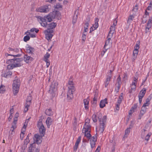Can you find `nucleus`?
<instances>
[{"label":"nucleus","instance_id":"nucleus-64","mask_svg":"<svg viewBox=\"0 0 152 152\" xmlns=\"http://www.w3.org/2000/svg\"><path fill=\"white\" fill-rule=\"evenodd\" d=\"M117 21L116 20H115L113 21V25L112 26H114L115 27V26H116V25L117 24Z\"/></svg>","mask_w":152,"mask_h":152},{"label":"nucleus","instance_id":"nucleus-20","mask_svg":"<svg viewBox=\"0 0 152 152\" xmlns=\"http://www.w3.org/2000/svg\"><path fill=\"white\" fill-rule=\"evenodd\" d=\"M111 78V75L110 76H106V78L104 83L105 88L107 87Z\"/></svg>","mask_w":152,"mask_h":152},{"label":"nucleus","instance_id":"nucleus-25","mask_svg":"<svg viewBox=\"0 0 152 152\" xmlns=\"http://www.w3.org/2000/svg\"><path fill=\"white\" fill-rule=\"evenodd\" d=\"M146 108L143 109V108H142L141 110L140 111V113L138 115V119H140L143 116L144 114L146 112Z\"/></svg>","mask_w":152,"mask_h":152},{"label":"nucleus","instance_id":"nucleus-41","mask_svg":"<svg viewBox=\"0 0 152 152\" xmlns=\"http://www.w3.org/2000/svg\"><path fill=\"white\" fill-rule=\"evenodd\" d=\"M138 9V5L137 4H136L133 7L132 11L136 12L137 11Z\"/></svg>","mask_w":152,"mask_h":152},{"label":"nucleus","instance_id":"nucleus-60","mask_svg":"<svg viewBox=\"0 0 152 152\" xmlns=\"http://www.w3.org/2000/svg\"><path fill=\"white\" fill-rule=\"evenodd\" d=\"M33 147V144H31L29 148V150H28V151L32 152Z\"/></svg>","mask_w":152,"mask_h":152},{"label":"nucleus","instance_id":"nucleus-57","mask_svg":"<svg viewBox=\"0 0 152 152\" xmlns=\"http://www.w3.org/2000/svg\"><path fill=\"white\" fill-rule=\"evenodd\" d=\"M97 98H98V96L97 95H96V94H95L94 95V97L93 99V101H97Z\"/></svg>","mask_w":152,"mask_h":152},{"label":"nucleus","instance_id":"nucleus-4","mask_svg":"<svg viewBox=\"0 0 152 152\" xmlns=\"http://www.w3.org/2000/svg\"><path fill=\"white\" fill-rule=\"evenodd\" d=\"M20 85V80L17 77H16L12 84L13 92L14 96L16 95L18 92Z\"/></svg>","mask_w":152,"mask_h":152},{"label":"nucleus","instance_id":"nucleus-19","mask_svg":"<svg viewBox=\"0 0 152 152\" xmlns=\"http://www.w3.org/2000/svg\"><path fill=\"white\" fill-rule=\"evenodd\" d=\"M33 58L27 55H25L24 56V61L26 63H30L33 61Z\"/></svg>","mask_w":152,"mask_h":152},{"label":"nucleus","instance_id":"nucleus-12","mask_svg":"<svg viewBox=\"0 0 152 152\" xmlns=\"http://www.w3.org/2000/svg\"><path fill=\"white\" fill-rule=\"evenodd\" d=\"M121 78L120 75H118V77L116 79V83L115 84L116 87L115 88V91L117 92L119 91L121 87Z\"/></svg>","mask_w":152,"mask_h":152},{"label":"nucleus","instance_id":"nucleus-7","mask_svg":"<svg viewBox=\"0 0 152 152\" xmlns=\"http://www.w3.org/2000/svg\"><path fill=\"white\" fill-rule=\"evenodd\" d=\"M23 60L22 58H14L9 60L8 62H10L11 64H13L14 67H17L21 66V62Z\"/></svg>","mask_w":152,"mask_h":152},{"label":"nucleus","instance_id":"nucleus-56","mask_svg":"<svg viewBox=\"0 0 152 152\" xmlns=\"http://www.w3.org/2000/svg\"><path fill=\"white\" fill-rule=\"evenodd\" d=\"M90 121V119L88 118H87L85 120V124H89Z\"/></svg>","mask_w":152,"mask_h":152},{"label":"nucleus","instance_id":"nucleus-11","mask_svg":"<svg viewBox=\"0 0 152 152\" xmlns=\"http://www.w3.org/2000/svg\"><path fill=\"white\" fill-rule=\"evenodd\" d=\"M32 99V98L31 96H28L26 99V102L25 105V108L24 109V111L25 112L28 111V108L31 103Z\"/></svg>","mask_w":152,"mask_h":152},{"label":"nucleus","instance_id":"nucleus-55","mask_svg":"<svg viewBox=\"0 0 152 152\" xmlns=\"http://www.w3.org/2000/svg\"><path fill=\"white\" fill-rule=\"evenodd\" d=\"M7 55L8 56H13L14 57V58H15V57H20L21 56V55L20 54H17L16 55H12L11 54H8Z\"/></svg>","mask_w":152,"mask_h":152},{"label":"nucleus","instance_id":"nucleus-54","mask_svg":"<svg viewBox=\"0 0 152 152\" xmlns=\"http://www.w3.org/2000/svg\"><path fill=\"white\" fill-rule=\"evenodd\" d=\"M120 105V104L117 103H116L115 106V108L116 110H119Z\"/></svg>","mask_w":152,"mask_h":152},{"label":"nucleus","instance_id":"nucleus-8","mask_svg":"<svg viewBox=\"0 0 152 152\" xmlns=\"http://www.w3.org/2000/svg\"><path fill=\"white\" fill-rule=\"evenodd\" d=\"M140 42H137L135 46L134 47V49L133 51V56L132 58V61H134L137 58L139 52V49L140 48Z\"/></svg>","mask_w":152,"mask_h":152},{"label":"nucleus","instance_id":"nucleus-24","mask_svg":"<svg viewBox=\"0 0 152 152\" xmlns=\"http://www.w3.org/2000/svg\"><path fill=\"white\" fill-rule=\"evenodd\" d=\"M146 89L145 88H143L140 91L138 95V96L143 98L145 95L146 92Z\"/></svg>","mask_w":152,"mask_h":152},{"label":"nucleus","instance_id":"nucleus-43","mask_svg":"<svg viewBox=\"0 0 152 152\" xmlns=\"http://www.w3.org/2000/svg\"><path fill=\"white\" fill-rule=\"evenodd\" d=\"M50 56V54L48 52H47L46 54H45L44 56L43 59H48Z\"/></svg>","mask_w":152,"mask_h":152},{"label":"nucleus","instance_id":"nucleus-62","mask_svg":"<svg viewBox=\"0 0 152 152\" xmlns=\"http://www.w3.org/2000/svg\"><path fill=\"white\" fill-rule=\"evenodd\" d=\"M20 50L21 51V50L20 48H15L14 50V52H16V53H18Z\"/></svg>","mask_w":152,"mask_h":152},{"label":"nucleus","instance_id":"nucleus-45","mask_svg":"<svg viewBox=\"0 0 152 152\" xmlns=\"http://www.w3.org/2000/svg\"><path fill=\"white\" fill-rule=\"evenodd\" d=\"M150 104V103L149 102H146L144 104H143V105L142 106V108H143V109H145V108H146L145 107L146 106H148Z\"/></svg>","mask_w":152,"mask_h":152},{"label":"nucleus","instance_id":"nucleus-26","mask_svg":"<svg viewBox=\"0 0 152 152\" xmlns=\"http://www.w3.org/2000/svg\"><path fill=\"white\" fill-rule=\"evenodd\" d=\"M52 120L51 118L50 117H48L46 121V123L48 128H50V126L52 124Z\"/></svg>","mask_w":152,"mask_h":152},{"label":"nucleus","instance_id":"nucleus-13","mask_svg":"<svg viewBox=\"0 0 152 152\" xmlns=\"http://www.w3.org/2000/svg\"><path fill=\"white\" fill-rule=\"evenodd\" d=\"M53 31H51L50 29H48L44 31V33L45 35L46 38L48 40L50 39L52 37L53 35L51 34L53 32Z\"/></svg>","mask_w":152,"mask_h":152},{"label":"nucleus","instance_id":"nucleus-52","mask_svg":"<svg viewBox=\"0 0 152 152\" xmlns=\"http://www.w3.org/2000/svg\"><path fill=\"white\" fill-rule=\"evenodd\" d=\"M24 133L23 132H21V133L20 134V138L21 140H22L24 136Z\"/></svg>","mask_w":152,"mask_h":152},{"label":"nucleus","instance_id":"nucleus-53","mask_svg":"<svg viewBox=\"0 0 152 152\" xmlns=\"http://www.w3.org/2000/svg\"><path fill=\"white\" fill-rule=\"evenodd\" d=\"M84 104H89V101L86 99H84L83 100Z\"/></svg>","mask_w":152,"mask_h":152},{"label":"nucleus","instance_id":"nucleus-6","mask_svg":"<svg viewBox=\"0 0 152 152\" xmlns=\"http://www.w3.org/2000/svg\"><path fill=\"white\" fill-rule=\"evenodd\" d=\"M42 119H39L38 122L37 126L39 129V133L42 137H43L45 134L46 129L43 125Z\"/></svg>","mask_w":152,"mask_h":152},{"label":"nucleus","instance_id":"nucleus-42","mask_svg":"<svg viewBox=\"0 0 152 152\" xmlns=\"http://www.w3.org/2000/svg\"><path fill=\"white\" fill-rule=\"evenodd\" d=\"M107 38V39L106 41L105 45L104 46V47L105 48V47H106V46L107 45L109 44L110 43V41L111 40L110 39L108 38Z\"/></svg>","mask_w":152,"mask_h":152},{"label":"nucleus","instance_id":"nucleus-2","mask_svg":"<svg viewBox=\"0 0 152 152\" xmlns=\"http://www.w3.org/2000/svg\"><path fill=\"white\" fill-rule=\"evenodd\" d=\"M102 116V114L99 113L98 119L99 122V131H100L101 133L102 134L106 126V123L107 120V117L106 115H104L101 119Z\"/></svg>","mask_w":152,"mask_h":152},{"label":"nucleus","instance_id":"nucleus-27","mask_svg":"<svg viewBox=\"0 0 152 152\" xmlns=\"http://www.w3.org/2000/svg\"><path fill=\"white\" fill-rule=\"evenodd\" d=\"M99 19L98 18H96L94 19L95 23L93 25V27L94 28V29H96L99 26L98 22L99 21Z\"/></svg>","mask_w":152,"mask_h":152},{"label":"nucleus","instance_id":"nucleus-10","mask_svg":"<svg viewBox=\"0 0 152 152\" xmlns=\"http://www.w3.org/2000/svg\"><path fill=\"white\" fill-rule=\"evenodd\" d=\"M41 17L40 16H36L38 21L39 22L41 25L43 27H46L47 25V22L46 21L47 19L46 18Z\"/></svg>","mask_w":152,"mask_h":152},{"label":"nucleus","instance_id":"nucleus-58","mask_svg":"<svg viewBox=\"0 0 152 152\" xmlns=\"http://www.w3.org/2000/svg\"><path fill=\"white\" fill-rule=\"evenodd\" d=\"M74 120V121L73 123V125H74V126H75L77 125V119L76 117H75Z\"/></svg>","mask_w":152,"mask_h":152},{"label":"nucleus","instance_id":"nucleus-35","mask_svg":"<svg viewBox=\"0 0 152 152\" xmlns=\"http://www.w3.org/2000/svg\"><path fill=\"white\" fill-rule=\"evenodd\" d=\"M92 119L94 122L95 123L97 122V116L95 113H94L92 115Z\"/></svg>","mask_w":152,"mask_h":152},{"label":"nucleus","instance_id":"nucleus-28","mask_svg":"<svg viewBox=\"0 0 152 152\" xmlns=\"http://www.w3.org/2000/svg\"><path fill=\"white\" fill-rule=\"evenodd\" d=\"M134 17L133 15H130L128 18V20H127V23L130 24V23L132 22L133 19L134 18Z\"/></svg>","mask_w":152,"mask_h":152},{"label":"nucleus","instance_id":"nucleus-17","mask_svg":"<svg viewBox=\"0 0 152 152\" xmlns=\"http://www.w3.org/2000/svg\"><path fill=\"white\" fill-rule=\"evenodd\" d=\"M152 19H149L145 26V32L147 33L149 31V30L152 26Z\"/></svg>","mask_w":152,"mask_h":152},{"label":"nucleus","instance_id":"nucleus-16","mask_svg":"<svg viewBox=\"0 0 152 152\" xmlns=\"http://www.w3.org/2000/svg\"><path fill=\"white\" fill-rule=\"evenodd\" d=\"M97 140V137L96 136H94L91 138L90 140V143L92 148L95 147L96 144V142Z\"/></svg>","mask_w":152,"mask_h":152},{"label":"nucleus","instance_id":"nucleus-48","mask_svg":"<svg viewBox=\"0 0 152 152\" xmlns=\"http://www.w3.org/2000/svg\"><path fill=\"white\" fill-rule=\"evenodd\" d=\"M111 32H113L115 31V27L111 26L110 28V31Z\"/></svg>","mask_w":152,"mask_h":152},{"label":"nucleus","instance_id":"nucleus-49","mask_svg":"<svg viewBox=\"0 0 152 152\" xmlns=\"http://www.w3.org/2000/svg\"><path fill=\"white\" fill-rule=\"evenodd\" d=\"M146 131V130L145 129H143L142 130V132L141 133V138L142 139H143L144 137V136L145 134V133Z\"/></svg>","mask_w":152,"mask_h":152},{"label":"nucleus","instance_id":"nucleus-51","mask_svg":"<svg viewBox=\"0 0 152 152\" xmlns=\"http://www.w3.org/2000/svg\"><path fill=\"white\" fill-rule=\"evenodd\" d=\"M62 5H61L60 3H57L56 4L55 8L57 9L62 8Z\"/></svg>","mask_w":152,"mask_h":152},{"label":"nucleus","instance_id":"nucleus-18","mask_svg":"<svg viewBox=\"0 0 152 152\" xmlns=\"http://www.w3.org/2000/svg\"><path fill=\"white\" fill-rule=\"evenodd\" d=\"M12 75V72L10 70H6L2 74V77L6 78H8L10 77Z\"/></svg>","mask_w":152,"mask_h":152},{"label":"nucleus","instance_id":"nucleus-47","mask_svg":"<svg viewBox=\"0 0 152 152\" xmlns=\"http://www.w3.org/2000/svg\"><path fill=\"white\" fill-rule=\"evenodd\" d=\"M86 39V35L84 33L82 34V40L83 42H84Z\"/></svg>","mask_w":152,"mask_h":152},{"label":"nucleus","instance_id":"nucleus-1","mask_svg":"<svg viewBox=\"0 0 152 152\" xmlns=\"http://www.w3.org/2000/svg\"><path fill=\"white\" fill-rule=\"evenodd\" d=\"M68 88L67 94V99L68 102H70L73 98V93L75 88L73 81L69 80L66 84Z\"/></svg>","mask_w":152,"mask_h":152},{"label":"nucleus","instance_id":"nucleus-15","mask_svg":"<svg viewBox=\"0 0 152 152\" xmlns=\"http://www.w3.org/2000/svg\"><path fill=\"white\" fill-rule=\"evenodd\" d=\"M42 137L39 134H35L34 137V142L38 144H40L42 142Z\"/></svg>","mask_w":152,"mask_h":152},{"label":"nucleus","instance_id":"nucleus-29","mask_svg":"<svg viewBox=\"0 0 152 152\" xmlns=\"http://www.w3.org/2000/svg\"><path fill=\"white\" fill-rule=\"evenodd\" d=\"M90 132V130L86 132H82L83 133H84L85 134V136L87 137L88 139H90L91 138V137Z\"/></svg>","mask_w":152,"mask_h":152},{"label":"nucleus","instance_id":"nucleus-38","mask_svg":"<svg viewBox=\"0 0 152 152\" xmlns=\"http://www.w3.org/2000/svg\"><path fill=\"white\" fill-rule=\"evenodd\" d=\"M151 135V132H149L148 134L146 135L145 138V140H146L148 142L149 139V138Z\"/></svg>","mask_w":152,"mask_h":152},{"label":"nucleus","instance_id":"nucleus-30","mask_svg":"<svg viewBox=\"0 0 152 152\" xmlns=\"http://www.w3.org/2000/svg\"><path fill=\"white\" fill-rule=\"evenodd\" d=\"M56 26V23L53 22L48 24V26L50 27V28L51 31H52V29H53L55 28Z\"/></svg>","mask_w":152,"mask_h":152},{"label":"nucleus","instance_id":"nucleus-14","mask_svg":"<svg viewBox=\"0 0 152 152\" xmlns=\"http://www.w3.org/2000/svg\"><path fill=\"white\" fill-rule=\"evenodd\" d=\"M25 52L31 55V56H33L34 55V48L28 44H27L26 46V51Z\"/></svg>","mask_w":152,"mask_h":152},{"label":"nucleus","instance_id":"nucleus-39","mask_svg":"<svg viewBox=\"0 0 152 152\" xmlns=\"http://www.w3.org/2000/svg\"><path fill=\"white\" fill-rule=\"evenodd\" d=\"M114 33V32H112L110 31H109L108 36H107V38H108L111 39V38L113 37V34Z\"/></svg>","mask_w":152,"mask_h":152},{"label":"nucleus","instance_id":"nucleus-21","mask_svg":"<svg viewBox=\"0 0 152 152\" xmlns=\"http://www.w3.org/2000/svg\"><path fill=\"white\" fill-rule=\"evenodd\" d=\"M107 98H105L104 99L100 101L99 104L100 107L101 108H103L105 106V104H107Z\"/></svg>","mask_w":152,"mask_h":152},{"label":"nucleus","instance_id":"nucleus-50","mask_svg":"<svg viewBox=\"0 0 152 152\" xmlns=\"http://www.w3.org/2000/svg\"><path fill=\"white\" fill-rule=\"evenodd\" d=\"M152 97V95L151 94L148 96V98L146 100V102H149L150 100H151V98Z\"/></svg>","mask_w":152,"mask_h":152},{"label":"nucleus","instance_id":"nucleus-9","mask_svg":"<svg viewBox=\"0 0 152 152\" xmlns=\"http://www.w3.org/2000/svg\"><path fill=\"white\" fill-rule=\"evenodd\" d=\"M51 8V6L50 5H46L39 7L36 10L38 12L47 13L50 11Z\"/></svg>","mask_w":152,"mask_h":152},{"label":"nucleus","instance_id":"nucleus-40","mask_svg":"<svg viewBox=\"0 0 152 152\" xmlns=\"http://www.w3.org/2000/svg\"><path fill=\"white\" fill-rule=\"evenodd\" d=\"M136 88V87L135 86L132 87L131 89L129 90L128 91L129 93L130 94L133 93V92L135 91Z\"/></svg>","mask_w":152,"mask_h":152},{"label":"nucleus","instance_id":"nucleus-63","mask_svg":"<svg viewBox=\"0 0 152 152\" xmlns=\"http://www.w3.org/2000/svg\"><path fill=\"white\" fill-rule=\"evenodd\" d=\"M91 103L92 105H93L94 106H95L97 103V101H92L91 102Z\"/></svg>","mask_w":152,"mask_h":152},{"label":"nucleus","instance_id":"nucleus-31","mask_svg":"<svg viewBox=\"0 0 152 152\" xmlns=\"http://www.w3.org/2000/svg\"><path fill=\"white\" fill-rule=\"evenodd\" d=\"M45 113L46 115L48 116H51L53 115L52 110L50 109H46Z\"/></svg>","mask_w":152,"mask_h":152},{"label":"nucleus","instance_id":"nucleus-23","mask_svg":"<svg viewBox=\"0 0 152 152\" xmlns=\"http://www.w3.org/2000/svg\"><path fill=\"white\" fill-rule=\"evenodd\" d=\"M137 107V104H134L133 106H132L129 112V114L131 115L134 112Z\"/></svg>","mask_w":152,"mask_h":152},{"label":"nucleus","instance_id":"nucleus-46","mask_svg":"<svg viewBox=\"0 0 152 152\" xmlns=\"http://www.w3.org/2000/svg\"><path fill=\"white\" fill-rule=\"evenodd\" d=\"M30 31L31 32L35 31L36 33H37L39 32V30L37 28H33L30 29Z\"/></svg>","mask_w":152,"mask_h":152},{"label":"nucleus","instance_id":"nucleus-36","mask_svg":"<svg viewBox=\"0 0 152 152\" xmlns=\"http://www.w3.org/2000/svg\"><path fill=\"white\" fill-rule=\"evenodd\" d=\"M5 86L2 85L0 86V93H3L5 91Z\"/></svg>","mask_w":152,"mask_h":152},{"label":"nucleus","instance_id":"nucleus-3","mask_svg":"<svg viewBox=\"0 0 152 152\" xmlns=\"http://www.w3.org/2000/svg\"><path fill=\"white\" fill-rule=\"evenodd\" d=\"M61 14L59 11H54L49 13L45 18H46L48 22L52 21L53 19L57 18L59 20V18L60 17Z\"/></svg>","mask_w":152,"mask_h":152},{"label":"nucleus","instance_id":"nucleus-33","mask_svg":"<svg viewBox=\"0 0 152 152\" xmlns=\"http://www.w3.org/2000/svg\"><path fill=\"white\" fill-rule=\"evenodd\" d=\"M130 128H128L125 130V135L124 137H127L129 134L130 132Z\"/></svg>","mask_w":152,"mask_h":152},{"label":"nucleus","instance_id":"nucleus-44","mask_svg":"<svg viewBox=\"0 0 152 152\" xmlns=\"http://www.w3.org/2000/svg\"><path fill=\"white\" fill-rule=\"evenodd\" d=\"M30 38L28 35H26L23 38V40L24 41L26 42L27 41L30 39Z\"/></svg>","mask_w":152,"mask_h":152},{"label":"nucleus","instance_id":"nucleus-59","mask_svg":"<svg viewBox=\"0 0 152 152\" xmlns=\"http://www.w3.org/2000/svg\"><path fill=\"white\" fill-rule=\"evenodd\" d=\"M16 123H14L12 124V126L11 127V129H15L16 128Z\"/></svg>","mask_w":152,"mask_h":152},{"label":"nucleus","instance_id":"nucleus-32","mask_svg":"<svg viewBox=\"0 0 152 152\" xmlns=\"http://www.w3.org/2000/svg\"><path fill=\"white\" fill-rule=\"evenodd\" d=\"M90 21V19H88V22H86L85 23V25L86 26L84 27V32H86L88 30V26H89V23H88V21Z\"/></svg>","mask_w":152,"mask_h":152},{"label":"nucleus","instance_id":"nucleus-5","mask_svg":"<svg viewBox=\"0 0 152 152\" xmlns=\"http://www.w3.org/2000/svg\"><path fill=\"white\" fill-rule=\"evenodd\" d=\"M58 85V83L56 81H53L51 83L49 91L53 97H54L56 95Z\"/></svg>","mask_w":152,"mask_h":152},{"label":"nucleus","instance_id":"nucleus-37","mask_svg":"<svg viewBox=\"0 0 152 152\" xmlns=\"http://www.w3.org/2000/svg\"><path fill=\"white\" fill-rule=\"evenodd\" d=\"M77 18V15L73 16L72 20V23L74 24L76 22Z\"/></svg>","mask_w":152,"mask_h":152},{"label":"nucleus","instance_id":"nucleus-61","mask_svg":"<svg viewBox=\"0 0 152 152\" xmlns=\"http://www.w3.org/2000/svg\"><path fill=\"white\" fill-rule=\"evenodd\" d=\"M81 140V137L79 136L77 139L76 141V142H77V143H80V142Z\"/></svg>","mask_w":152,"mask_h":152},{"label":"nucleus","instance_id":"nucleus-34","mask_svg":"<svg viewBox=\"0 0 152 152\" xmlns=\"http://www.w3.org/2000/svg\"><path fill=\"white\" fill-rule=\"evenodd\" d=\"M7 70H9L10 69H12L14 68H15V67H14V66L13 65V64H11L8 65L7 66Z\"/></svg>","mask_w":152,"mask_h":152},{"label":"nucleus","instance_id":"nucleus-22","mask_svg":"<svg viewBox=\"0 0 152 152\" xmlns=\"http://www.w3.org/2000/svg\"><path fill=\"white\" fill-rule=\"evenodd\" d=\"M91 126L90 124H85L82 129V132H87L91 130Z\"/></svg>","mask_w":152,"mask_h":152}]
</instances>
